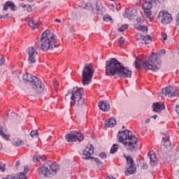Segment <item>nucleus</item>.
I'll list each match as a JSON object with an SVG mask.
<instances>
[{
    "instance_id": "obj_1",
    "label": "nucleus",
    "mask_w": 179,
    "mask_h": 179,
    "mask_svg": "<svg viewBox=\"0 0 179 179\" xmlns=\"http://www.w3.org/2000/svg\"><path fill=\"white\" fill-rule=\"evenodd\" d=\"M105 68L106 73L108 76H110V75H112V76L118 75L120 78H123L124 79L132 77V71L124 66L115 58H110L109 60H107Z\"/></svg>"
},
{
    "instance_id": "obj_2",
    "label": "nucleus",
    "mask_w": 179,
    "mask_h": 179,
    "mask_svg": "<svg viewBox=\"0 0 179 179\" xmlns=\"http://www.w3.org/2000/svg\"><path fill=\"white\" fill-rule=\"evenodd\" d=\"M117 141L124 144L127 152H136L138 150V138L132 134L131 131L128 129L122 131H119Z\"/></svg>"
},
{
    "instance_id": "obj_3",
    "label": "nucleus",
    "mask_w": 179,
    "mask_h": 179,
    "mask_svg": "<svg viewBox=\"0 0 179 179\" xmlns=\"http://www.w3.org/2000/svg\"><path fill=\"white\" fill-rule=\"evenodd\" d=\"M57 36L46 29L42 33L41 38L38 41V47L42 51L47 52L57 47Z\"/></svg>"
},
{
    "instance_id": "obj_4",
    "label": "nucleus",
    "mask_w": 179,
    "mask_h": 179,
    "mask_svg": "<svg viewBox=\"0 0 179 179\" xmlns=\"http://www.w3.org/2000/svg\"><path fill=\"white\" fill-rule=\"evenodd\" d=\"M70 97V107L72 108L73 106H76V110H79L85 106V99H83V89L78 87H73L71 90L68 91V93L65 95V100H68Z\"/></svg>"
},
{
    "instance_id": "obj_5",
    "label": "nucleus",
    "mask_w": 179,
    "mask_h": 179,
    "mask_svg": "<svg viewBox=\"0 0 179 179\" xmlns=\"http://www.w3.org/2000/svg\"><path fill=\"white\" fill-rule=\"evenodd\" d=\"M166 54L165 50H161L158 53H151L148 61L142 62V66L146 71H153V72H157L160 69V65H162V60L160 57Z\"/></svg>"
},
{
    "instance_id": "obj_6",
    "label": "nucleus",
    "mask_w": 179,
    "mask_h": 179,
    "mask_svg": "<svg viewBox=\"0 0 179 179\" xmlns=\"http://www.w3.org/2000/svg\"><path fill=\"white\" fill-rule=\"evenodd\" d=\"M93 75H94V69L92 64H85L82 71V83L83 86L89 85L93 79Z\"/></svg>"
},
{
    "instance_id": "obj_7",
    "label": "nucleus",
    "mask_w": 179,
    "mask_h": 179,
    "mask_svg": "<svg viewBox=\"0 0 179 179\" xmlns=\"http://www.w3.org/2000/svg\"><path fill=\"white\" fill-rule=\"evenodd\" d=\"M94 153V147L92 145V144H87L85 148L83 150L82 159L85 160H89V159H93L99 167H101L103 166V163L100 162V159L98 158L92 157V155Z\"/></svg>"
},
{
    "instance_id": "obj_8",
    "label": "nucleus",
    "mask_w": 179,
    "mask_h": 179,
    "mask_svg": "<svg viewBox=\"0 0 179 179\" xmlns=\"http://www.w3.org/2000/svg\"><path fill=\"white\" fill-rule=\"evenodd\" d=\"M30 86L36 94H41L45 88V85L43 84L41 79L38 78V77L34 78L32 83L30 84Z\"/></svg>"
},
{
    "instance_id": "obj_9",
    "label": "nucleus",
    "mask_w": 179,
    "mask_h": 179,
    "mask_svg": "<svg viewBox=\"0 0 179 179\" xmlns=\"http://www.w3.org/2000/svg\"><path fill=\"white\" fill-rule=\"evenodd\" d=\"M65 138L67 142H82L84 139L83 134L76 131H70L69 134L66 135Z\"/></svg>"
},
{
    "instance_id": "obj_10",
    "label": "nucleus",
    "mask_w": 179,
    "mask_h": 179,
    "mask_svg": "<svg viewBox=\"0 0 179 179\" xmlns=\"http://www.w3.org/2000/svg\"><path fill=\"white\" fill-rule=\"evenodd\" d=\"M176 97V96H179V90L174 86H169L162 90V97Z\"/></svg>"
},
{
    "instance_id": "obj_11",
    "label": "nucleus",
    "mask_w": 179,
    "mask_h": 179,
    "mask_svg": "<svg viewBox=\"0 0 179 179\" xmlns=\"http://www.w3.org/2000/svg\"><path fill=\"white\" fill-rule=\"evenodd\" d=\"M27 54L28 55V62L29 64H35L37 62V50L34 46H31L27 48Z\"/></svg>"
},
{
    "instance_id": "obj_12",
    "label": "nucleus",
    "mask_w": 179,
    "mask_h": 179,
    "mask_svg": "<svg viewBox=\"0 0 179 179\" xmlns=\"http://www.w3.org/2000/svg\"><path fill=\"white\" fill-rule=\"evenodd\" d=\"M158 19L163 24H169L173 22V17L169 12L163 10L160 11L158 14Z\"/></svg>"
},
{
    "instance_id": "obj_13",
    "label": "nucleus",
    "mask_w": 179,
    "mask_h": 179,
    "mask_svg": "<svg viewBox=\"0 0 179 179\" xmlns=\"http://www.w3.org/2000/svg\"><path fill=\"white\" fill-rule=\"evenodd\" d=\"M152 8H153V0H144L142 9L148 19H152V11L150 10Z\"/></svg>"
},
{
    "instance_id": "obj_14",
    "label": "nucleus",
    "mask_w": 179,
    "mask_h": 179,
    "mask_svg": "<svg viewBox=\"0 0 179 179\" xmlns=\"http://www.w3.org/2000/svg\"><path fill=\"white\" fill-rule=\"evenodd\" d=\"M125 159L127 160V164L129 166L127 170L125 171V176H128L130 174H134L136 171V167L134 163V159L129 156H126Z\"/></svg>"
},
{
    "instance_id": "obj_15",
    "label": "nucleus",
    "mask_w": 179,
    "mask_h": 179,
    "mask_svg": "<svg viewBox=\"0 0 179 179\" xmlns=\"http://www.w3.org/2000/svg\"><path fill=\"white\" fill-rule=\"evenodd\" d=\"M38 174L40 178H47L48 177H51V172H50V169L45 165H42L38 167Z\"/></svg>"
},
{
    "instance_id": "obj_16",
    "label": "nucleus",
    "mask_w": 179,
    "mask_h": 179,
    "mask_svg": "<svg viewBox=\"0 0 179 179\" xmlns=\"http://www.w3.org/2000/svg\"><path fill=\"white\" fill-rule=\"evenodd\" d=\"M25 22L28 23L29 27H31V30H36V29H38L40 27L41 24L38 22H35L34 19L32 17H28L25 19Z\"/></svg>"
},
{
    "instance_id": "obj_17",
    "label": "nucleus",
    "mask_w": 179,
    "mask_h": 179,
    "mask_svg": "<svg viewBox=\"0 0 179 179\" xmlns=\"http://www.w3.org/2000/svg\"><path fill=\"white\" fill-rule=\"evenodd\" d=\"M8 9H10L12 12H15L17 10V6L15 5V3H13V1H8L4 3L3 10H8Z\"/></svg>"
},
{
    "instance_id": "obj_18",
    "label": "nucleus",
    "mask_w": 179,
    "mask_h": 179,
    "mask_svg": "<svg viewBox=\"0 0 179 179\" xmlns=\"http://www.w3.org/2000/svg\"><path fill=\"white\" fill-rule=\"evenodd\" d=\"M136 40H143L145 45L150 44L152 43V38L150 35H142L141 34H137L136 35Z\"/></svg>"
},
{
    "instance_id": "obj_19",
    "label": "nucleus",
    "mask_w": 179,
    "mask_h": 179,
    "mask_svg": "<svg viewBox=\"0 0 179 179\" xmlns=\"http://www.w3.org/2000/svg\"><path fill=\"white\" fill-rule=\"evenodd\" d=\"M152 108L153 111L155 113H162V111L166 108V106L164 103L159 101L153 103Z\"/></svg>"
},
{
    "instance_id": "obj_20",
    "label": "nucleus",
    "mask_w": 179,
    "mask_h": 179,
    "mask_svg": "<svg viewBox=\"0 0 179 179\" xmlns=\"http://www.w3.org/2000/svg\"><path fill=\"white\" fill-rule=\"evenodd\" d=\"M134 16H136V9L129 8H127L124 10V17H127V19H132Z\"/></svg>"
},
{
    "instance_id": "obj_21",
    "label": "nucleus",
    "mask_w": 179,
    "mask_h": 179,
    "mask_svg": "<svg viewBox=\"0 0 179 179\" xmlns=\"http://www.w3.org/2000/svg\"><path fill=\"white\" fill-rule=\"evenodd\" d=\"M148 156L150 158L151 166H156V164H157V157H156L155 151H150L148 154Z\"/></svg>"
},
{
    "instance_id": "obj_22",
    "label": "nucleus",
    "mask_w": 179,
    "mask_h": 179,
    "mask_svg": "<svg viewBox=\"0 0 179 179\" xmlns=\"http://www.w3.org/2000/svg\"><path fill=\"white\" fill-rule=\"evenodd\" d=\"M99 108L101 111H108L110 110V104L107 101H102L98 103Z\"/></svg>"
},
{
    "instance_id": "obj_23",
    "label": "nucleus",
    "mask_w": 179,
    "mask_h": 179,
    "mask_svg": "<svg viewBox=\"0 0 179 179\" xmlns=\"http://www.w3.org/2000/svg\"><path fill=\"white\" fill-rule=\"evenodd\" d=\"M50 173V176H55L57 173L58 172V169H59V166L57 162H55L48 167Z\"/></svg>"
},
{
    "instance_id": "obj_24",
    "label": "nucleus",
    "mask_w": 179,
    "mask_h": 179,
    "mask_svg": "<svg viewBox=\"0 0 179 179\" xmlns=\"http://www.w3.org/2000/svg\"><path fill=\"white\" fill-rule=\"evenodd\" d=\"M117 125V120L114 117H111L105 122L106 128H114Z\"/></svg>"
},
{
    "instance_id": "obj_25",
    "label": "nucleus",
    "mask_w": 179,
    "mask_h": 179,
    "mask_svg": "<svg viewBox=\"0 0 179 179\" xmlns=\"http://www.w3.org/2000/svg\"><path fill=\"white\" fill-rule=\"evenodd\" d=\"M34 78H36V77L34 76H32L30 73H26L23 76V80H24V82H28L31 85L32 82L34 80Z\"/></svg>"
},
{
    "instance_id": "obj_26",
    "label": "nucleus",
    "mask_w": 179,
    "mask_h": 179,
    "mask_svg": "<svg viewBox=\"0 0 179 179\" xmlns=\"http://www.w3.org/2000/svg\"><path fill=\"white\" fill-rule=\"evenodd\" d=\"M20 7L22 8V9H24V10L26 12H33V7H31L30 5L24 4L22 3L20 4Z\"/></svg>"
},
{
    "instance_id": "obj_27",
    "label": "nucleus",
    "mask_w": 179,
    "mask_h": 179,
    "mask_svg": "<svg viewBox=\"0 0 179 179\" xmlns=\"http://www.w3.org/2000/svg\"><path fill=\"white\" fill-rule=\"evenodd\" d=\"M163 146H165L167 149V148H170L171 146V142L169 140V136H167V138H162Z\"/></svg>"
},
{
    "instance_id": "obj_28",
    "label": "nucleus",
    "mask_w": 179,
    "mask_h": 179,
    "mask_svg": "<svg viewBox=\"0 0 179 179\" xmlns=\"http://www.w3.org/2000/svg\"><path fill=\"white\" fill-rule=\"evenodd\" d=\"M135 29L143 33H148V27L143 25H135Z\"/></svg>"
},
{
    "instance_id": "obj_29",
    "label": "nucleus",
    "mask_w": 179,
    "mask_h": 179,
    "mask_svg": "<svg viewBox=\"0 0 179 179\" xmlns=\"http://www.w3.org/2000/svg\"><path fill=\"white\" fill-rule=\"evenodd\" d=\"M22 145H24V142H23V141L20 139H18L16 141L13 142V146L19 147V146H22Z\"/></svg>"
},
{
    "instance_id": "obj_30",
    "label": "nucleus",
    "mask_w": 179,
    "mask_h": 179,
    "mask_svg": "<svg viewBox=\"0 0 179 179\" xmlns=\"http://www.w3.org/2000/svg\"><path fill=\"white\" fill-rule=\"evenodd\" d=\"M134 66L136 69H139L142 66V61L139 59H136L134 62Z\"/></svg>"
},
{
    "instance_id": "obj_31",
    "label": "nucleus",
    "mask_w": 179,
    "mask_h": 179,
    "mask_svg": "<svg viewBox=\"0 0 179 179\" xmlns=\"http://www.w3.org/2000/svg\"><path fill=\"white\" fill-rule=\"evenodd\" d=\"M45 159V157H43L41 155H36L33 157V162H41V160H44Z\"/></svg>"
},
{
    "instance_id": "obj_32",
    "label": "nucleus",
    "mask_w": 179,
    "mask_h": 179,
    "mask_svg": "<svg viewBox=\"0 0 179 179\" xmlns=\"http://www.w3.org/2000/svg\"><path fill=\"white\" fill-rule=\"evenodd\" d=\"M117 150H118V145L113 144L112 148H110V153H111V155H113V153H115V152H117Z\"/></svg>"
},
{
    "instance_id": "obj_33",
    "label": "nucleus",
    "mask_w": 179,
    "mask_h": 179,
    "mask_svg": "<svg viewBox=\"0 0 179 179\" xmlns=\"http://www.w3.org/2000/svg\"><path fill=\"white\" fill-rule=\"evenodd\" d=\"M0 136L4 139V141H8L9 139V135L5 134L2 129H0Z\"/></svg>"
},
{
    "instance_id": "obj_34",
    "label": "nucleus",
    "mask_w": 179,
    "mask_h": 179,
    "mask_svg": "<svg viewBox=\"0 0 179 179\" xmlns=\"http://www.w3.org/2000/svg\"><path fill=\"white\" fill-rule=\"evenodd\" d=\"M5 170H6V164L2 162H0V171L1 173H4Z\"/></svg>"
},
{
    "instance_id": "obj_35",
    "label": "nucleus",
    "mask_w": 179,
    "mask_h": 179,
    "mask_svg": "<svg viewBox=\"0 0 179 179\" xmlns=\"http://www.w3.org/2000/svg\"><path fill=\"white\" fill-rule=\"evenodd\" d=\"M127 29H128V24H123L118 29V31L122 32L127 30Z\"/></svg>"
},
{
    "instance_id": "obj_36",
    "label": "nucleus",
    "mask_w": 179,
    "mask_h": 179,
    "mask_svg": "<svg viewBox=\"0 0 179 179\" xmlns=\"http://www.w3.org/2000/svg\"><path fill=\"white\" fill-rule=\"evenodd\" d=\"M124 43H125V40L124 39V37H120L119 38L120 47H122V45H124Z\"/></svg>"
},
{
    "instance_id": "obj_37",
    "label": "nucleus",
    "mask_w": 179,
    "mask_h": 179,
    "mask_svg": "<svg viewBox=\"0 0 179 179\" xmlns=\"http://www.w3.org/2000/svg\"><path fill=\"white\" fill-rule=\"evenodd\" d=\"M36 135H38V130H32L30 132V136H31V138H34V136H36Z\"/></svg>"
},
{
    "instance_id": "obj_38",
    "label": "nucleus",
    "mask_w": 179,
    "mask_h": 179,
    "mask_svg": "<svg viewBox=\"0 0 179 179\" xmlns=\"http://www.w3.org/2000/svg\"><path fill=\"white\" fill-rule=\"evenodd\" d=\"M104 22H111L113 20V18H111V16L110 15H105L103 17Z\"/></svg>"
},
{
    "instance_id": "obj_39",
    "label": "nucleus",
    "mask_w": 179,
    "mask_h": 179,
    "mask_svg": "<svg viewBox=\"0 0 179 179\" xmlns=\"http://www.w3.org/2000/svg\"><path fill=\"white\" fill-rule=\"evenodd\" d=\"M92 12L93 13H94L95 15H99V13H100V9H99L97 7L96 8H93L92 9Z\"/></svg>"
},
{
    "instance_id": "obj_40",
    "label": "nucleus",
    "mask_w": 179,
    "mask_h": 179,
    "mask_svg": "<svg viewBox=\"0 0 179 179\" xmlns=\"http://www.w3.org/2000/svg\"><path fill=\"white\" fill-rule=\"evenodd\" d=\"M5 64V57L3 56H0V66Z\"/></svg>"
},
{
    "instance_id": "obj_41",
    "label": "nucleus",
    "mask_w": 179,
    "mask_h": 179,
    "mask_svg": "<svg viewBox=\"0 0 179 179\" xmlns=\"http://www.w3.org/2000/svg\"><path fill=\"white\" fill-rule=\"evenodd\" d=\"M109 9H110L111 10H118V7L115 8V6H114L113 4H111L109 6Z\"/></svg>"
},
{
    "instance_id": "obj_42",
    "label": "nucleus",
    "mask_w": 179,
    "mask_h": 179,
    "mask_svg": "<svg viewBox=\"0 0 179 179\" xmlns=\"http://www.w3.org/2000/svg\"><path fill=\"white\" fill-rule=\"evenodd\" d=\"M13 15L12 14H6L3 15V19H10V17H13Z\"/></svg>"
},
{
    "instance_id": "obj_43",
    "label": "nucleus",
    "mask_w": 179,
    "mask_h": 179,
    "mask_svg": "<svg viewBox=\"0 0 179 179\" xmlns=\"http://www.w3.org/2000/svg\"><path fill=\"white\" fill-rule=\"evenodd\" d=\"M99 157H101V159H106V157H107V155L106 154V152H101L99 154Z\"/></svg>"
},
{
    "instance_id": "obj_44",
    "label": "nucleus",
    "mask_w": 179,
    "mask_h": 179,
    "mask_svg": "<svg viewBox=\"0 0 179 179\" xmlns=\"http://www.w3.org/2000/svg\"><path fill=\"white\" fill-rule=\"evenodd\" d=\"M162 37L164 41H166L167 40V34L166 33L162 32Z\"/></svg>"
},
{
    "instance_id": "obj_45",
    "label": "nucleus",
    "mask_w": 179,
    "mask_h": 179,
    "mask_svg": "<svg viewBox=\"0 0 179 179\" xmlns=\"http://www.w3.org/2000/svg\"><path fill=\"white\" fill-rule=\"evenodd\" d=\"M136 20L138 23H143V20L142 18H137Z\"/></svg>"
},
{
    "instance_id": "obj_46",
    "label": "nucleus",
    "mask_w": 179,
    "mask_h": 179,
    "mask_svg": "<svg viewBox=\"0 0 179 179\" xmlns=\"http://www.w3.org/2000/svg\"><path fill=\"white\" fill-rule=\"evenodd\" d=\"M24 170L25 173H29V167L28 166H24Z\"/></svg>"
},
{
    "instance_id": "obj_47",
    "label": "nucleus",
    "mask_w": 179,
    "mask_h": 179,
    "mask_svg": "<svg viewBox=\"0 0 179 179\" xmlns=\"http://www.w3.org/2000/svg\"><path fill=\"white\" fill-rule=\"evenodd\" d=\"M150 118L152 117H149L145 120V124H149L150 122Z\"/></svg>"
},
{
    "instance_id": "obj_48",
    "label": "nucleus",
    "mask_w": 179,
    "mask_h": 179,
    "mask_svg": "<svg viewBox=\"0 0 179 179\" xmlns=\"http://www.w3.org/2000/svg\"><path fill=\"white\" fill-rule=\"evenodd\" d=\"M15 166H16V167H19V166H20V162L17 161L15 163Z\"/></svg>"
},
{
    "instance_id": "obj_49",
    "label": "nucleus",
    "mask_w": 179,
    "mask_h": 179,
    "mask_svg": "<svg viewBox=\"0 0 179 179\" xmlns=\"http://www.w3.org/2000/svg\"><path fill=\"white\" fill-rule=\"evenodd\" d=\"M106 179H117V178H115L113 176H110L107 177Z\"/></svg>"
},
{
    "instance_id": "obj_50",
    "label": "nucleus",
    "mask_w": 179,
    "mask_h": 179,
    "mask_svg": "<svg viewBox=\"0 0 179 179\" xmlns=\"http://www.w3.org/2000/svg\"><path fill=\"white\" fill-rule=\"evenodd\" d=\"M142 169H148V165L147 164H143V166H142Z\"/></svg>"
},
{
    "instance_id": "obj_51",
    "label": "nucleus",
    "mask_w": 179,
    "mask_h": 179,
    "mask_svg": "<svg viewBox=\"0 0 179 179\" xmlns=\"http://www.w3.org/2000/svg\"><path fill=\"white\" fill-rule=\"evenodd\" d=\"M55 22H56L57 23H61V20L59 19H55Z\"/></svg>"
},
{
    "instance_id": "obj_52",
    "label": "nucleus",
    "mask_w": 179,
    "mask_h": 179,
    "mask_svg": "<svg viewBox=\"0 0 179 179\" xmlns=\"http://www.w3.org/2000/svg\"><path fill=\"white\" fill-rule=\"evenodd\" d=\"M151 118H154V120H156V118H157V115H155L152 117H151Z\"/></svg>"
},
{
    "instance_id": "obj_53",
    "label": "nucleus",
    "mask_w": 179,
    "mask_h": 179,
    "mask_svg": "<svg viewBox=\"0 0 179 179\" xmlns=\"http://www.w3.org/2000/svg\"><path fill=\"white\" fill-rule=\"evenodd\" d=\"M2 149V143H0V150Z\"/></svg>"
},
{
    "instance_id": "obj_54",
    "label": "nucleus",
    "mask_w": 179,
    "mask_h": 179,
    "mask_svg": "<svg viewBox=\"0 0 179 179\" xmlns=\"http://www.w3.org/2000/svg\"><path fill=\"white\" fill-rule=\"evenodd\" d=\"M2 17L3 18V16L2 15H0V19H2Z\"/></svg>"
},
{
    "instance_id": "obj_55",
    "label": "nucleus",
    "mask_w": 179,
    "mask_h": 179,
    "mask_svg": "<svg viewBox=\"0 0 179 179\" xmlns=\"http://www.w3.org/2000/svg\"><path fill=\"white\" fill-rule=\"evenodd\" d=\"M29 2H34V0H28Z\"/></svg>"
},
{
    "instance_id": "obj_56",
    "label": "nucleus",
    "mask_w": 179,
    "mask_h": 179,
    "mask_svg": "<svg viewBox=\"0 0 179 179\" xmlns=\"http://www.w3.org/2000/svg\"><path fill=\"white\" fill-rule=\"evenodd\" d=\"M55 86H58V83H55Z\"/></svg>"
},
{
    "instance_id": "obj_57",
    "label": "nucleus",
    "mask_w": 179,
    "mask_h": 179,
    "mask_svg": "<svg viewBox=\"0 0 179 179\" xmlns=\"http://www.w3.org/2000/svg\"><path fill=\"white\" fill-rule=\"evenodd\" d=\"M122 129H125V126H123V127H122Z\"/></svg>"
},
{
    "instance_id": "obj_58",
    "label": "nucleus",
    "mask_w": 179,
    "mask_h": 179,
    "mask_svg": "<svg viewBox=\"0 0 179 179\" xmlns=\"http://www.w3.org/2000/svg\"><path fill=\"white\" fill-rule=\"evenodd\" d=\"M120 5H121L120 3L118 4L119 6H120Z\"/></svg>"
},
{
    "instance_id": "obj_59",
    "label": "nucleus",
    "mask_w": 179,
    "mask_h": 179,
    "mask_svg": "<svg viewBox=\"0 0 179 179\" xmlns=\"http://www.w3.org/2000/svg\"><path fill=\"white\" fill-rule=\"evenodd\" d=\"M109 1H115V0H109Z\"/></svg>"
}]
</instances>
